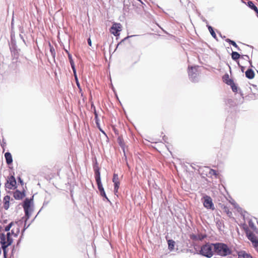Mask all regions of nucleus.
Returning a JSON list of instances; mask_svg holds the SVG:
<instances>
[{"label": "nucleus", "mask_w": 258, "mask_h": 258, "mask_svg": "<svg viewBox=\"0 0 258 258\" xmlns=\"http://www.w3.org/2000/svg\"><path fill=\"white\" fill-rule=\"evenodd\" d=\"M71 68H72V69L73 70V74H74V76L75 77V79L78 78L77 75V72H76V68H75V65L73 66H71Z\"/></svg>", "instance_id": "37"}, {"label": "nucleus", "mask_w": 258, "mask_h": 258, "mask_svg": "<svg viewBox=\"0 0 258 258\" xmlns=\"http://www.w3.org/2000/svg\"><path fill=\"white\" fill-rule=\"evenodd\" d=\"M92 107L94 108V114L95 115V119L96 123L98 127L99 128L100 131L101 132H102V133H103L104 134H105V133L99 127V119L98 118V114L96 112L95 106L93 104L92 105Z\"/></svg>", "instance_id": "16"}, {"label": "nucleus", "mask_w": 258, "mask_h": 258, "mask_svg": "<svg viewBox=\"0 0 258 258\" xmlns=\"http://www.w3.org/2000/svg\"><path fill=\"white\" fill-rule=\"evenodd\" d=\"M235 208L237 209V211L238 212H240V214L243 215V216H244V215L243 214V211H242V208H241L240 207H239L238 206V205L237 204H235Z\"/></svg>", "instance_id": "32"}, {"label": "nucleus", "mask_w": 258, "mask_h": 258, "mask_svg": "<svg viewBox=\"0 0 258 258\" xmlns=\"http://www.w3.org/2000/svg\"><path fill=\"white\" fill-rule=\"evenodd\" d=\"M21 238L19 239V240L17 242V245H18L20 243V242H21Z\"/></svg>", "instance_id": "50"}, {"label": "nucleus", "mask_w": 258, "mask_h": 258, "mask_svg": "<svg viewBox=\"0 0 258 258\" xmlns=\"http://www.w3.org/2000/svg\"><path fill=\"white\" fill-rule=\"evenodd\" d=\"M94 172L96 181L100 196L104 198L106 200H107V201H109V199L106 195L105 190L101 183L100 169L98 167H96L94 168Z\"/></svg>", "instance_id": "4"}, {"label": "nucleus", "mask_w": 258, "mask_h": 258, "mask_svg": "<svg viewBox=\"0 0 258 258\" xmlns=\"http://www.w3.org/2000/svg\"><path fill=\"white\" fill-rule=\"evenodd\" d=\"M66 51L67 52L68 54V58H69V61H70V64H71V66H75V63H74V61L73 59V57H72V56L71 55V54H70L68 50H66Z\"/></svg>", "instance_id": "26"}, {"label": "nucleus", "mask_w": 258, "mask_h": 258, "mask_svg": "<svg viewBox=\"0 0 258 258\" xmlns=\"http://www.w3.org/2000/svg\"><path fill=\"white\" fill-rule=\"evenodd\" d=\"M222 224H223L222 222L219 219V220L217 219L216 225L219 230L221 229Z\"/></svg>", "instance_id": "34"}, {"label": "nucleus", "mask_w": 258, "mask_h": 258, "mask_svg": "<svg viewBox=\"0 0 258 258\" xmlns=\"http://www.w3.org/2000/svg\"><path fill=\"white\" fill-rule=\"evenodd\" d=\"M231 57L233 60H237L241 57V55L237 52L232 51L231 53Z\"/></svg>", "instance_id": "22"}, {"label": "nucleus", "mask_w": 258, "mask_h": 258, "mask_svg": "<svg viewBox=\"0 0 258 258\" xmlns=\"http://www.w3.org/2000/svg\"><path fill=\"white\" fill-rule=\"evenodd\" d=\"M16 180L15 178L13 176H11L7 181V182L5 184V187L7 188L11 189L16 188Z\"/></svg>", "instance_id": "9"}, {"label": "nucleus", "mask_w": 258, "mask_h": 258, "mask_svg": "<svg viewBox=\"0 0 258 258\" xmlns=\"http://www.w3.org/2000/svg\"><path fill=\"white\" fill-rule=\"evenodd\" d=\"M117 141V143H118L119 145L122 149L124 154L125 155V148H124L125 144L124 143L123 140L122 139V138L121 137H118Z\"/></svg>", "instance_id": "18"}, {"label": "nucleus", "mask_w": 258, "mask_h": 258, "mask_svg": "<svg viewBox=\"0 0 258 258\" xmlns=\"http://www.w3.org/2000/svg\"><path fill=\"white\" fill-rule=\"evenodd\" d=\"M13 225V223L11 222L10 224H9L8 225H7L5 228V231L8 232L10 231L11 228L12 227V226Z\"/></svg>", "instance_id": "35"}, {"label": "nucleus", "mask_w": 258, "mask_h": 258, "mask_svg": "<svg viewBox=\"0 0 258 258\" xmlns=\"http://www.w3.org/2000/svg\"><path fill=\"white\" fill-rule=\"evenodd\" d=\"M214 251L219 255L226 256L231 254L232 251L226 244L217 242L213 243Z\"/></svg>", "instance_id": "2"}, {"label": "nucleus", "mask_w": 258, "mask_h": 258, "mask_svg": "<svg viewBox=\"0 0 258 258\" xmlns=\"http://www.w3.org/2000/svg\"><path fill=\"white\" fill-rule=\"evenodd\" d=\"M13 196L16 200H21L25 196V190L20 191L16 190L13 194Z\"/></svg>", "instance_id": "11"}, {"label": "nucleus", "mask_w": 258, "mask_h": 258, "mask_svg": "<svg viewBox=\"0 0 258 258\" xmlns=\"http://www.w3.org/2000/svg\"><path fill=\"white\" fill-rule=\"evenodd\" d=\"M207 27L208 28V30H209V32H210L211 35L214 38H216V34L215 32H214L213 27L212 26L209 25H207Z\"/></svg>", "instance_id": "25"}, {"label": "nucleus", "mask_w": 258, "mask_h": 258, "mask_svg": "<svg viewBox=\"0 0 258 258\" xmlns=\"http://www.w3.org/2000/svg\"><path fill=\"white\" fill-rule=\"evenodd\" d=\"M133 2V0H128V2L127 3H125V1H124V4H123V10L125 12H128L130 10V4Z\"/></svg>", "instance_id": "19"}, {"label": "nucleus", "mask_w": 258, "mask_h": 258, "mask_svg": "<svg viewBox=\"0 0 258 258\" xmlns=\"http://www.w3.org/2000/svg\"><path fill=\"white\" fill-rule=\"evenodd\" d=\"M201 19L203 22H205L208 25V22L207 20H206L203 17H202Z\"/></svg>", "instance_id": "46"}, {"label": "nucleus", "mask_w": 258, "mask_h": 258, "mask_svg": "<svg viewBox=\"0 0 258 258\" xmlns=\"http://www.w3.org/2000/svg\"><path fill=\"white\" fill-rule=\"evenodd\" d=\"M223 79H224V81L225 83L226 80H228V79L226 78V75L224 76V77H223Z\"/></svg>", "instance_id": "48"}, {"label": "nucleus", "mask_w": 258, "mask_h": 258, "mask_svg": "<svg viewBox=\"0 0 258 258\" xmlns=\"http://www.w3.org/2000/svg\"><path fill=\"white\" fill-rule=\"evenodd\" d=\"M19 231H20L19 228H17V229H16V232H15L14 230L12 229L11 230V233L13 235L14 237H16L18 236V234L19 233Z\"/></svg>", "instance_id": "30"}, {"label": "nucleus", "mask_w": 258, "mask_h": 258, "mask_svg": "<svg viewBox=\"0 0 258 258\" xmlns=\"http://www.w3.org/2000/svg\"><path fill=\"white\" fill-rule=\"evenodd\" d=\"M5 157L6 163L8 165H10L13 162V158L11 154L8 152L5 154Z\"/></svg>", "instance_id": "12"}, {"label": "nucleus", "mask_w": 258, "mask_h": 258, "mask_svg": "<svg viewBox=\"0 0 258 258\" xmlns=\"http://www.w3.org/2000/svg\"><path fill=\"white\" fill-rule=\"evenodd\" d=\"M87 42L89 46H91L92 45V42L91 39L89 38L87 39Z\"/></svg>", "instance_id": "44"}, {"label": "nucleus", "mask_w": 258, "mask_h": 258, "mask_svg": "<svg viewBox=\"0 0 258 258\" xmlns=\"http://www.w3.org/2000/svg\"><path fill=\"white\" fill-rule=\"evenodd\" d=\"M168 249L172 251L173 250L175 245V241L172 239L168 240Z\"/></svg>", "instance_id": "21"}, {"label": "nucleus", "mask_w": 258, "mask_h": 258, "mask_svg": "<svg viewBox=\"0 0 258 258\" xmlns=\"http://www.w3.org/2000/svg\"><path fill=\"white\" fill-rule=\"evenodd\" d=\"M17 61H13L12 63L10 64V67L13 70H15L17 68Z\"/></svg>", "instance_id": "33"}, {"label": "nucleus", "mask_w": 258, "mask_h": 258, "mask_svg": "<svg viewBox=\"0 0 258 258\" xmlns=\"http://www.w3.org/2000/svg\"><path fill=\"white\" fill-rule=\"evenodd\" d=\"M209 174L211 175H214L216 177L218 175V173L216 170L211 169L209 171Z\"/></svg>", "instance_id": "31"}, {"label": "nucleus", "mask_w": 258, "mask_h": 258, "mask_svg": "<svg viewBox=\"0 0 258 258\" xmlns=\"http://www.w3.org/2000/svg\"><path fill=\"white\" fill-rule=\"evenodd\" d=\"M231 88L234 92H237L238 88L235 83L232 86H231Z\"/></svg>", "instance_id": "39"}, {"label": "nucleus", "mask_w": 258, "mask_h": 258, "mask_svg": "<svg viewBox=\"0 0 258 258\" xmlns=\"http://www.w3.org/2000/svg\"><path fill=\"white\" fill-rule=\"evenodd\" d=\"M203 204L204 207L207 209L213 210L214 209V206L213 203L212 198L210 196L206 195L203 197Z\"/></svg>", "instance_id": "8"}, {"label": "nucleus", "mask_w": 258, "mask_h": 258, "mask_svg": "<svg viewBox=\"0 0 258 258\" xmlns=\"http://www.w3.org/2000/svg\"><path fill=\"white\" fill-rule=\"evenodd\" d=\"M137 1L140 2L142 4H144L143 2L141 0H137Z\"/></svg>", "instance_id": "51"}, {"label": "nucleus", "mask_w": 258, "mask_h": 258, "mask_svg": "<svg viewBox=\"0 0 258 258\" xmlns=\"http://www.w3.org/2000/svg\"><path fill=\"white\" fill-rule=\"evenodd\" d=\"M20 36L21 37V39L23 40V42L25 43V40H24L23 37L21 35H20Z\"/></svg>", "instance_id": "49"}, {"label": "nucleus", "mask_w": 258, "mask_h": 258, "mask_svg": "<svg viewBox=\"0 0 258 258\" xmlns=\"http://www.w3.org/2000/svg\"><path fill=\"white\" fill-rule=\"evenodd\" d=\"M246 234L248 240L251 242L253 246L254 247H257L258 239L256 236L252 232L248 231V230L246 231Z\"/></svg>", "instance_id": "7"}, {"label": "nucleus", "mask_w": 258, "mask_h": 258, "mask_svg": "<svg viewBox=\"0 0 258 258\" xmlns=\"http://www.w3.org/2000/svg\"><path fill=\"white\" fill-rule=\"evenodd\" d=\"M245 76L247 78L249 79H253L254 77V71L251 69H248L245 72Z\"/></svg>", "instance_id": "13"}, {"label": "nucleus", "mask_w": 258, "mask_h": 258, "mask_svg": "<svg viewBox=\"0 0 258 258\" xmlns=\"http://www.w3.org/2000/svg\"><path fill=\"white\" fill-rule=\"evenodd\" d=\"M248 225L254 231L258 234V229L256 228V226L251 220L248 221Z\"/></svg>", "instance_id": "23"}, {"label": "nucleus", "mask_w": 258, "mask_h": 258, "mask_svg": "<svg viewBox=\"0 0 258 258\" xmlns=\"http://www.w3.org/2000/svg\"><path fill=\"white\" fill-rule=\"evenodd\" d=\"M121 26L119 23H114L111 27L110 32L114 36L119 35V32L121 30Z\"/></svg>", "instance_id": "10"}, {"label": "nucleus", "mask_w": 258, "mask_h": 258, "mask_svg": "<svg viewBox=\"0 0 258 258\" xmlns=\"http://www.w3.org/2000/svg\"><path fill=\"white\" fill-rule=\"evenodd\" d=\"M198 66L188 67V76L191 81L192 82H198Z\"/></svg>", "instance_id": "6"}, {"label": "nucleus", "mask_w": 258, "mask_h": 258, "mask_svg": "<svg viewBox=\"0 0 258 258\" xmlns=\"http://www.w3.org/2000/svg\"><path fill=\"white\" fill-rule=\"evenodd\" d=\"M241 58L242 59H244V60L248 61V62L249 63L250 66L252 67V64H251V63H252L251 61L250 60L249 57L248 55H242L241 56Z\"/></svg>", "instance_id": "29"}, {"label": "nucleus", "mask_w": 258, "mask_h": 258, "mask_svg": "<svg viewBox=\"0 0 258 258\" xmlns=\"http://www.w3.org/2000/svg\"><path fill=\"white\" fill-rule=\"evenodd\" d=\"M1 243L4 252V256L6 258L7 248L13 242V239L11 237V233L10 232L7 233V238L4 233H0Z\"/></svg>", "instance_id": "3"}, {"label": "nucleus", "mask_w": 258, "mask_h": 258, "mask_svg": "<svg viewBox=\"0 0 258 258\" xmlns=\"http://www.w3.org/2000/svg\"><path fill=\"white\" fill-rule=\"evenodd\" d=\"M226 78L228 79V80H226L225 83L227 84L228 85L230 86L231 87L234 84V82L233 80H232L231 79H229L228 75H226Z\"/></svg>", "instance_id": "27"}, {"label": "nucleus", "mask_w": 258, "mask_h": 258, "mask_svg": "<svg viewBox=\"0 0 258 258\" xmlns=\"http://www.w3.org/2000/svg\"><path fill=\"white\" fill-rule=\"evenodd\" d=\"M119 181V179H118V175L117 174L114 173L113 176V178H112L113 182H114L116 181Z\"/></svg>", "instance_id": "36"}, {"label": "nucleus", "mask_w": 258, "mask_h": 258, "mask_svg": "<svg viewBox=\"0 0 258 258\" xmlns=\"http://www.w3.org/2000/svg\"><path fill=\"white\" fill-rule=\"evenodd\" d=\"M33 201V198L32 199H28L26 198L23 203V207L24 210L25 212V215L26 217V219L25 221V224L24 226V229L22 232V235H23L24 232L25 230L28 228V227L30 226V224H28V225H26V222L28 219L30 217L32 212L33 211V210L31 209V204ZM22 236H21L22 237Z\"/></svg>", "instance_id": "1"}, {"label": "nucleus", "mask_w": 258, "mask_h": 258, "mask_svg": "<svg viewBox=\"0 0 258 258\" xmlns=\"http://www.w3.org/2000/svg\"><path fill=\"white\" fill-rule=\"evenodd\" d=\"M113 183L114 185V192L115 194H116L117 192L118 189L119 188L120 183L119 181L114 182Z\"/></svg>", "instance_id": "28"}, {"label": "nucleus", "mask_w": 258, "mask_h": 258, "mask_svg": "<svg viewBox=\"0 0 258 258\" xmlns=\"http://www.w3.org/2000/svg\"><path fill=\"white\" fill-rule=\"evenodd\" d=\"M207 237L206 234H198V235H193L191 237V238L194 240H200L202 241L204 239H205Z\"/></svg>", "instance_id": "17"}, {"label": "nucleus", "mask_w": 258, "mask_h": 258, "mask_svg": "<svg viewBox=\"0 0 258 258\" xmlns=\"http://www.w3.org/2000/svg\"><path fill=\"white\" fill-rule=\"evenodd\" d=\"M49 49H50L49 50H50V54H51V56L52 57V58L53 59H54L55 56V49H54V47H53V46H52L50 43H49Z\"/></svg>", "instance_id": "24"}, {"label": "nucleus", "mask_w": 258, "mask_h": 258, "mask_svg": "<svg viewBox=\"0 0 258 258\" xmlns=\"http://www.w3.org/2000/svg\"><path fill=\"white\" fill-rule=\"evenodd\" d=\"M75 79L76 83V84H77V87H78L80 89H81L80 84V83H79V80H78V78Z\"/></svg>", "instance_id": "42"}, {"label": "nucleus", "mask_w": 258, "mask_h": 258, "mask_svg": "<svg viewBox=\"0 0 258 258\" xmlns=\"http://www.w3.org/2000/svg\"><path fill=\"white\" fill-rule=\"evenodd\" d=\"M241 2L244 4H246L245 2L243 0H241Z\"/></svg>", "instance_id": "52"}, {"label": "nucleus", "mask_w": 258, "mask_h": 258, "mask_svg": "<svg viewBox=\"0 0 258 258\" xmlns=\"http://www.w3.org/2000/svg\"><path fill=\"white\" fill-rule=\"evenodd\" d=\"M238 65L240 68L241 71L242 72H243L245 70V67L241 66L238 62Z\"/></svg>", "instance_id": "43"}, {"label": "nucleus", "mask_w": 258, "mask_h": 258, "mask_svg": "<svg viewBox=\"0 0 258 258\" xmlns=\"http://www.w3.org/2000/svg\"><path fill=\"white\" fill-rule=\"evenodd\" d=\"M4 207L6 210L8 209V208H9V201H5V202L4 203Z\"/></svg>", "instance_id": "40"}, {"label": "nucleus", "mask_w": 258, "mask_h": 258, "mask_svg": "<svg viewBox=\"0 0 258 258\" xmlns=\"http://www.w3.org/2000/svg\"><path fill=\"white\" fill-rule=\"evenodd\" d=\"M10 198V197H9V196H5V198H4V200H5V201H9Z\"/></svg>", "instance_id": "45"}, {"label": "nucleus", "mask_w": 258, "mask_h": 258, "mask_svg": "<svg viewBox=\"0 0 258 258\" xmlns=\"http://www.w3.org/2000/svg\"><path fill=\"white\" fill-rule=\"evenodd\" d=\"M212 244H213V243H210L209 242L206 243L201 246V249L196 253L208 258L211 257L213 255V251L212 249L214 247Z\"/></svg>", "instance_id": "5"}, {"label": "nucleus", "mask_w": 258, "mask_h": 258, "mask_svg": "<svg viewBox=\"0 0 258 258\" xmlns=\"http://www.w3.org/2000/svg\"><path fill=\"white\" fill-rule=\"evenodd\" d=\"M71 68H72V69L73 70V74H74V76L75 77V79L78 78L77 75V72H76V68H75V65L73 66H71Z\"/></svg>", "instance_id": "38"}, {"label": "nucleus", "mask_w": 258, "mask_h": 258, "mask_svg": "<svg viewBox=\"0 0 258 258\" xmlns=\"http://www.w3.org/2000/svg\"><path fill=\"white\" fill-rule=\"evenodd\" d=\"M18 180H19V182L21 183V185H23L24 184L23 180L20 177L18 178Z\"/></svg>", "instance_id": "47"}, {"label": "nucleus", "mask_w": 258, "mask_h": 258, "mask_svg": "<svg viewBox=\"0 0 258 258\" xmlns=\"http://www.w3.org/2000/svg\"><path fill=\"white\" fill-rule=\"evenodd\" d=\"M135 35H131V36H127V37H126L125 38H124V39H123L118 44V45H119V44H121L122 42H123L125 40H126V39H127L128 38L130 37H133V36H135Z\"/></svg>", "instance_id": "41"}, {"label": "nucleus", "mask_w": 258, "mask_h": 258, "mask_svg": "<svg viewBox=\"0 0 258 258\" xmlns=\"http://www.w3.org/2000/svg\"><path fill=\"white\" fill-rule=\"evenodd\" d=\"M225 41L227 42H228L230 45H233V46H234L237 50L239 51L240 50V48L238 47V46L236 44V43H235V41H234L233 40H232L229 38H227L225 39Z\"/></svg>", "instance_id": "20"}, {"label": "nucleus", "mask_w": 258, "mask_h": 258, "mask_svg": "<svg viewBox=\"0 0 258 258\" xmlns=\"http://www.w3.org/2000/svg\"><path fill=\"white\" fill-rule=\"evenodd\" d=\"M238 258H252V256L244 251H240L238 253Z\"/></svg>", "instance_id": "15"}, {"label": "nucleus", "mask_w": 258, "mask_h": 258, "mask_svg": "<svg viewBox=\"0 0 258 258\" xmlns=\"http://www.w3.org/2000/svg\"><path fill=\"white\" fill-rule=\"evenodd\" d=\"M246 5L249 8H250L251 10H253L257 14L258 17V9L254 5L253 3L251 1H248Z\"/></svg>", "instance_id": "14"}]
</instances>
